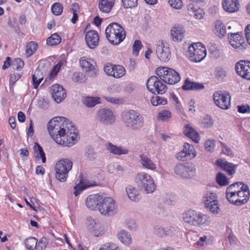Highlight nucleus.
<instances>
[{
    "label": "nucleus",
    "mask_w": 250,
    "mask_h": 250,
    "mask_svg": "<svg viewBox=\"0 0 250 250\" xmlns=\"http://www.w3.org/2000/svg\"><path fill=\"white\" fill-rule=\"evenodd\" d=\"M50 135L58 144L70 147L74 145L79 139L77 130L74 125L63 117H56L48 124Z\"/></svg>",
    "instance_id": "obj_1"
},
{
    "label": "nucleus",
    "mask_w": 250,
    "mask_h": 250,
    "mask_svg": "<svg viewBox=\"0 0 250 250\" xmlns=\"http://www.w3.org/2000/svg\"><path fill=\"white\" fill-rule=\"evenodd\" d=\"M183 218L185 223L197 227H207L211 223L210 218L208 214L192 209L185 212Z\"/></svg>",
    "instance_id": "obj_2"
},
{
    "label": "nucleus",
    "mask_w": 250,
    "mask_h": 250,
    "mask_svg": "<svg viewBox=\"0 0 250 250\" xmlns=\"http://www.w3.org/2000/svg\"><path fill=\"white\" fill-rule=\"evenodd\" d=\"M122 121L125 126L132 130H138L144 125L142 116L133 110L125 111L122 113Z\"/></svg>",
    "instance_id": "obj_3"
},
{
    "label": "nucleus",
    "mask_w": 250,
    "mask_h": 250,
    "mask_svg": "<svg viewBox=\"0 0 250 250\" xmlns=\"http://www.w3.org/2000/svg\"><path fill=\"white\" fill-rule=\"evenodd\" d=\"M105 33L109 42L113 45L119 44L125 37L124 28L116 22L109 24L106 28Z\"/></svg>",
    "instance_id": "obj_4"
},
{
    "label": "nucleus",
    "mask_w": 250,
    "mask_h": 250,
    "mask_svg": "<svg viewBox=\"0 0 250 250\" xmlns=\"http://www.w3.org/2000/svg\"><path fill=\"white\" fill-rule=\"evenodd\" d=\"M134 181L138 188L146 193H152L156 189L153 179L145 172H138L135 177Z\"/></svg>",
    "instance_id": "obj_5"
},
{
    "label": "nucleus",
    "mask_w": 250,
    "mask_h": 250,
    "mask_svg": "<svg viewBox=\"0 0 250 250\" xmlns=\"http://www.w3.org/2000/svg\"><path fill=\"white\" fill-rule=\"evenodd\" d=\"M156 74L160 79L165 83L174 84L178 83L181 79L178 72L172 68L167 67H159L156 70Z\"/></svg>",
    "instance_id": "obj_6"
},
{
    "label": "nucleus",
    "mask_w": 250,
    "mask_h": 250,
    "mask_svg": "<svg viewBox=\"0 0 250 250\" xmlns=\"http://www.w3.org/2000/svg\"><path fill=\"white\" fill-rule=\"evenodd\" d=\"M72 166L73 162L68 159H63L58 161L55 166L56 179L61 182H65Z\"/></svg>",
    "instance_id": "obj_7"
},
{
    "label": "nucleus",
    "mask_w": 250,
    "mask_h": 250,
    "mask_svg": "<svg viewBox=\"0 0 250 250\" xmlns=\"http://www.w3.org/2000/svg\"><path fill=\"white\" fill-rule=\"evenodd\" d=\"M174 173L183 179H191L196 174L195 165L190 163H177L173 168Z\"/></svg>",
    "instance_id": "obj_8"
},
{
    "label": "nucleus",
    "mask_w": 250,
    "mask_h": 250,
    "mask_svg": "<svg viewBox=\"0 0 250 250\" xmlns=\"http://www.w3.org/2000/svg\"><path fill=\"white\" fill-rule=\"evenodd\" d=\"M118 209V205L113 198L108 197H103V201L99 208L102 214L108 216H113L117 213Z\"/></svg>",
    "instance_id": "obj_9"
},
{
    "label": "nucleus",
    "mask_w": 250,
    "mask_h": 250,
    "mask_svg": "<svg viewBox=\"0 0 250 250\" xmlns=\"http://www.w3.org/2000/svg\"><path fill=\"white\" fill-rule=\"evenodd\" d=\"M187 56L192 62H201L206 56V49L201 43L193 44L189 46Z\"/></svg>",
    "instance_id": "obj_10"
},
{
    "label": "nucleus",
    "mask_w": 250,
    "mask_h": 250,
    "mask_svg": "<svg viewBox=\"0 0 250 250\" xmlns=\"http://www.w3.org/2000/svg\"><path fill=\"white\" fill-rule=\"evenodd\" d=\"M228 36L231 46L238 52H244L247 45L243 37L242 33L241 32L229 33Z\"/></svg>",
    "instance_id": "obj_11"
},
{
    "label": "nucleus",
    "mask_w": 250,
    "mask_h": 250,
    "mask_svg": "<svg viewBox=\"0 0 250 250\" xmlns=\"http://www.w3.org/2000/svg\"><path fill=\"white\" fill-rule=\"evenodd\" d=\"M147 89L154 94H162L167 90V85L157 77L151 76L147 81Z\"/></svg>",
    "instance_id": "obj_12"
},
{
    "label": "nucleus",
    "mask_w": 250,
    "mask_h": 250,
    "mask_svg": "<svg viewBox=\"0 0 250 250\" xmlns=\"http://www.w3.org/2000/svg\"><path fill=\"white\" fill-rule=\"evenodd\" d=\"M217 198L215 193L209 191L205 193L203 198L206 208L214 214L218 213L220 209Z\"/></svg>",
    "instance_id": "obj_13"
},
{
    "label": "nucleus",
    "mask_w": 250,
    "mask_h": 250,
    "mask_svg": "<svg viewBox=\"0 0 250 250\" xmlns=\"http://www.w3.org/2000/svg\"><path fill=\"white\" fill-rule=\"evenodd\" d=\"M213 98L215 104L219 107L224 110L230 107L231 96L228 92L216 91L214 93Z\"/></svg>",
    "instance_id": "obj_14"
},
{
    "label": "nucleus",
    "mask_w": 250,
    "mask_h": 250,
    "mask_svg": "<svg viewBox=\"0 0 250 250\" xmlns=\"http://www.w3.org/2000/svg\"><path fill=\"white\" fill-rule=\"evenodd\" d=\"M96 119L100 123L104 125H112L116 120L112 111L107 108L99 109L96 113Z\"/></svg>",
    "instance_id": "obj_15"
},
{
    "label": "nucleus",
    "mask_w": 250,
    "mask_h": 250,
    "mask_svg": "<svg viewBox=\"0 0 250 250\" xmlns=\"http://www.w3.org/2000/svg\"><path fill=\"white\" fill-rule=\"evenodd\" d=\"M156 52L158 58L162 62H168L171 57L169 45L163 41H159L156 44Z\"/></svg>",
    "instance_id": "obj_16"
},
{
    "label": "nucleus",
    "mask_w": 250,
    "mask_h": 250,
    "mask_svg": "<svg viewBox=\"0 0 250 250\" xmlns=\"http://www.w3.org/2000/svg\"><path fill=\"white\" fill-rule=\"evenodd\" d=\"M104 70L108 76L117 79L123 77L125 74V68L121 65L108 63L104 65Z\"/></svg>",
    "instance_id": "obj_17"
},
{
    "label": "nucleus",
    "mask_w": 250,
    "mask_h": 250,
    "mask_svg": "<svg viewBox=\"0 0 250 250\" xmlns=\"http://www.w3.org/2000/svg\"><path fill=\"white\" fill-rule=\"evenodd\" d=\"M238 185H242V182H237L233 183L229 186L226 191V197L228 200L231 204L239 206L240 198H238Z\"/></svg>",
    "instance_id": "obj_18"
},
{
    "label": "nucleus",
    "mask_w": 250,
    "mask_h": 250,
    "mask_svg": "<svg viewBox=\"0 0 250 250\" xmlns=\"http://www.w3.org/2000/svg\"><path fill=\"white\" fill-rule=\"evenodd\" d=\"M196 156V153L193 146L186 143L183 150L176 154V157L179 160L185 161L192 159Z\"/></svg>",
    "instance_id": "obj_19"
},
{
    "label": "nucleus",
    "mask_w": 250,
    "mask_h": 250,
    "mask_svg": "<svg viewBox=\"0 0 250 250\" xmlns=\"http://www.w3.org/2000/svg\"><path fill=\"white\" fill-rule=\"evenodd\" d=\"M235 68L238 75L248 80H250V62L240 61L235 64Z\"/></svg>",
    "instance_id": "obj_20"
},
{
    "label": "nucleus",
    "mask_w": 250,
    "mask_h": 250,
    "mask_svg": "<svg viewBox=\"0 0 250 250\" xmlns=\"http://www.w3.org/2000/svg\"><path fill=\"white\" fill-rule=\"evenodd\" d=\"M50 91L53 98L57 103H61L66 96L65 89L59 84L52 85L50 87Z\"/></svg>",
    "instance_id": "obj_21"
},
{
    "label": "nucleus",
    "mask_w": 250,
    "mask_h": 250,
    "mask_svg": "<svg viewBox=\"0 0 250 250\" xmlns=\"http://www.w3.org/2000/svg\"><path fill=\"white\" fill-rule=\"evenodd\" d=\"M81 67L85 70L90 77H95L97 73V70L93 64L94 61L90 59H87L82 57L80 60Z\"/></svg>",
    "instance_id": "obj_22"
},
{
    "label": "nucleus",
    "mask_w": 250,
    "mask_h": 250,
    "mask_svg": "<svg viewBox=\"0 0 250 250\" xmlns=\"http://www.w3.org/2000/svg\"><path fill=\"white\" fill-rule=\"evenodd\" d=\"M103 196L99 194H94L89 195L85 200L86 207L91 209L95 210L99 208L101 202L103 201Z\"/></svg>",
    "instance_id": "obj_23"
},
{
    "label": "nucleus",
    "mask_w": 250,
    "mask_h": 250,
    "mask_svg": "<svg viewBox=\"0 0 250 250\" xmlns=\"http://www.w3.org/2000/svg\"><path fill=\"white\" fill-rule=\"evenodd\" d=\"M171 39L174 42H181L184 38L185 30L181 25H175L170 29Z\"/></svg>",
    "instance_id": "obj_24"
},
{
    "label": "nucleus",
    "mask_w": 250,
    "mask_h": 250,
    "mask_svg": "<svg viewBox=\"0 0 250 250\" xmlns=\"http://www.w3.org/2000/svg\"><path fill=\"white\" fill-rule=\"evenodd\" d=\"M85 40L87 46L90 48L94 49L98 44L99 36L96 31L89 30L85 34Z\"/></svg>",
    "instance_id": "obj_25"
},
{
    "label": "nucleus",
    "mask_w": 250,
    "mask_h": 250,
    "mask_svg": "<svg viewBox=\"0 0 250 250\" xmlns=\"http://www.w3.org/2000/svg\"><path fill=\"white\" fill-rule=\"evenodd\" d=\"M238 198H240L239 206L246 203L250 198V191L247 185L242 183V185H238Z\"/></svg>",
    "instance_id": "obj_26"
},
{
    "label": "nucleus",
    "mask_w": 250,
    "mask_h": 250,
    "mask_svg": "<svg viewBox=\"0 0 250 250\" xmlns=\"http://www.w3.org/2000/svg\"><path fill=\"white\" fill-rule=\"evenodd\" d=\"M139 161L144 168L151 171L157 170V165L146 155L140 154Z\"/></svg>",
    "instance_id": "obj_27"
},
{
    "label": "nucleus",
    "mask_w": 250,
    "mask_h": 250,
    "mask_svg": "<svg viewBox=\"0 0 250 250\" xmlns=\"http://www.w3.org/2000/svg\"><path fill=\"white\" fill-rule=\"evenodd\" d=\"M216 164L230 175H233L235 172L237 166L227 161L225 159H218L216 161Z\"/></svg>",
    "instance_id": "obj_28"
},
{
    "label": "nucleus",
    "mask_w": 250,
    "mask_h": 250,
    "mask_svg": "<svg viewBox=\"0 0 250 250\" xmlns=\"http://www.w3.org/2000/svg\"><path fill=\"white\" fill-rule=\"evenodd\" d=\"M222 5L226 12L234 13L239 10L240 3L239 0H223Z\"/></svg>",
    "instance_id": "obj_29"
},
{
    "label": "nucleus",
    "mask_w": 250,
    "mask_h": 250,
    "mask_svg": "<svg viewBox=\"0 0 250 250\" xmlns=\"http://www.w3.org/2000/svg\"><path fill=\"white\" fill-rule=\"evenodd\" d=\"M106 149L111 153L116 155L127 154L129 152L127 148L123 146H117L111 143H107L105 145Z\"/></svg>",
    "instance_id": "obj_30"
},
{
    "label": "nucleus",
    "mask_w": 250,
    "mask_h": 250,
    "mask_svg": "<svg viewBox=\"0 0 250 250\" xmlns=\"http://www.w3.org/2000/svg\"><path fill=\"white\" fill-rule=\"evenodd\" d=\"M125 191L128 198L132 201L138 202L141 198L139 189L132 185H128L125 188Z\"/></svg>",
    "instance_id": "obj_31"
},
{
    "label": "nucleus",
    "mask_w": 250,
    "mask_h": 250,
    "mask_svg": "<svg viewBox=\"0 0 250 250\" xmlns=\"http://www.w3.org/2000/svg\"><path fill=\"white\" fill-rule=\"evenodd\" d=\"M185 135L191 139L193 142L198 143L200 140V136L198 133L189 125H186L183 130Z\"/></svg>",
    "instance_id": "obj_32"
},
{
    "label": "nucleus",
    "mask_w": 250,
    "mask_h": 250,
    "mask_svg": "<svg viewBox=\"0 0 250 250\" xmlns=\"http://www.w3.org/2000/svg\"><path fill=\"white\" fill-rule=\"evenodd\" d=\"M182 88L188 90H202L205 88V86L202 83L194 82L187 79L185 80Z\"/></svg>",
    "instance_id": "obj_33"
},
{
    "label": "nucleus",
    "mask_w": 250,
    "mask_h": 250,
    "mask_svg": "<svg viewBox=\"0 0 250 250\" xmlns=\"http://www.w3.org/2000/svg\"><path fill=\"white\" fill-rule=\"evenodd\" d=\"M115 1V0H99L100 10L103 13H109L114 5Z\"/></svg>",
    "instance_id": "obj_34"
},
{
    "label": "nucleus",
    "mask_w": 250,
    "mask_h": 250,
    "mask_svg": "<svg viewBox=\"0 0 250 250\" xmlns=\"http://www.w3.org/2000/svg\"><path fill=\"white\" fill-rule=\"evenodd\" d=\"M118 239L124 245L128 246L132 243L131 235L125 230H121L117 233Z\"/></svg>",
    "instance_id": "obj_35"
},
{
    "label": "nucleus",
    "mask_w": 250,
    "mask_h": 250,
    "mask_svg": "<svg viewBox=\"0 0 250 250\" xmlns=\"http://www.w3.org/2000/svg\"><path fill=\"white\" fill-rule=\"evenodd\" d=\"M33 150L35 152V156L38 159L41 158L42 163H45L46 157L45 153L41 146L37 143H36L33 146Z\"/></svg>",
    "instance_id": "obj_36"
},
{
    "label": "nucleus",
    "mask_w": 250,
    "mask_h": 250,
    "mask_svg": "<svg viewBox=\"0 0 250 250\" xmlns=\"http://www.w3.org/2000/svg\"><path fill=\"white\" fill-rule=\"evenodd\" d=\"M215 31L217 36L221 38L226 35V30L225 25L220 21H217L215 22Z\"/></svg>",
    "instance_id": "obj_37"
},
{
    "label": "nucleus",
    "mask_w": 250,
    "mask_h": 250,
    "mask_svg": "<svg viewBox=\"0 0 250 250\" xmlns=\"http://www.w3.org/2000/svg\"><path fill=\"white\" fill-rule=\"evenodd\" d=\"M83 104L88 107H94L100 103V99L98 97H87L83 100Z\"/></svg>",
    "instance_id": "obj_38"
},
{
    "label": "nucleus",
    "mask_w": 250,
    "mask_h": 250,
    "mask_svg": "<svg viewBox=\"0 0 250 250\" xmlns=\"http://www.w3.org/2000/svg\"><path fill=\"white\" fill-rule=\"evenodd\" d=\"M72 81L77 83H83L87 80V77L85 74L80 72H74L71 77Z\"/></svg>",
    "instance_id": "obj_39"
},
{
    "label": "nucleus",
    "mask_w": 250,
    "mask_h": 250,
    "mask_svg": "<svg viewBox=\"0 0 250 250\" xmlns=\"http://www.w3.org/2000/svg\"><path fill=\"white\" fill-rule=\"evenodd\" d=\"M84 156L86 160L89 161L95 160L97 157V153L94 148L90 146L86 147L84 152Z\"/></svg>",
    "instance_id": "obj_40"
},
{
    "label": "nucleus",
    "mask_w": 250,
    "mask_h": 250,
    "mask_svg": "<svg viewBox=\"0 0 250 250\" xmlns=\"http://www.w3.org/2000/svg\"><path fill=\"white\" fill-rule=\"evenodd\" d=\"M214 75L217 80L222 81L227 77V72L224 68L218 66L215 69Z\"/></svg>",
    "instance_id": "obj_41"
},
{
    "label": "nucleus",
    "mask_w": 250,
    "mask_h": 250,
    "mask_svg": "<svg viewBox=\"0 0 250 250\" xmlns=\"http://www.w3.org/2000/svg\"><path fill=\"white\" fill-rule=\"evenodd\" d=\"M61 40V38L59 35L57 33H54L47 38L46 43L50 46L56 45L60 43Z\"/></svg>",
    "instance_id": "obj_42"
},
{
    "label": "nucleus",
    "mask_w": 250,
    "mask_h": 250,
    "mask_svg": "<svg viewBox=\"0 0 250 250\" xmlns=\"http://www.w3.org/2000/svg\"><path fill=\"white\" fill-rule=\"evenodd\" d=\"M38 44L34 42H29L26 45V55L27 57L32 55L37 50Z\"/></svg>",
    "instance_id": "obj_43"
},
{
    "label": "nucleus",
    "mask_w": 250,
    "mask_h": 250,
    "mask_svg": "<svg viewBox=\"0 0 250 250\" xmlns=\"http://www.w3.org/2000/svg\"><path fill=\"white\" fill-rule=\"evenodd\" d=\"M151 103L154 106L165 105L167 103V99L158 95L153 96L151 99Z\"/></svg>",
    "instance_id": "obj_44"
},
{
    "label": "nucleus",
    "mask_w": 250,
    "mask_h": 250,
    "mask_svg": "<svg viewBox=\"0 0 250 250\" xmlns=\"http://www.w3.org/2000/svg\"><path fill=\"white\" fill-rule=\"evenodd\" d=\"M38 243V240L34 237H30L25 240V244L26 248L29 250H33L35 249Z\"/></svg>",
    "instance_id": "obj_45"
},
{
    "label": "nucleus",
    "mask_w": 250,
    "mask_h": 250,
    "mask_svg": "<svg viewBox=\"0 0 250 250\" xmlns=\"http://www.w3.org/2000/svg\"><path fill=\"white\" fill-rule=\"evenodd\" d=\"M216 181L221 186H225L229 184V179L226 175L221 172H219L216 176Z\"/></svg>",
    "instance_id": "obj_46"
},
{
    "label": "nucleus",
    "mask_w": 250,
    "mask_h": 250,
    "mask_svg": "<svg viewBox=\"0 0 250 250\" xmlns=\"http://www.w3.org/2000/svg\"><path fill=\"white\" fill-rule=\"evenodd\" d=\"M171 117V112L167 110L159 112L158 114V120L162 122L167 121Z\"/></svg>",
    "instance_id": "obj_47"
},
{
    "label": "nucleus",
    "mask_w": 250,
    "mask_h": 250,
    "mask_svg": "<svg viewBox=\"0 0 250 250\" xmlns=\"http://www.w3.org/2000/svg\"><path fill=\"white\" fill-rule=\"evenodd\" d=\"M201 124L203 126L209 128L213 125V120L210 116L206 115L203 118Z\"/></svg>",
    "instance_id": "obj_48"
},
{
    "label": "nucleus",
    "mask_w": 250,
    "mask_h": 250,
    "mask_svg": "<svg viewBox=\"0 0 250 250\" xmlns=\"http://www.w3.org/2000/svg\"><path fill=\"white\" fill-rule=\"evenodd\" d=\"M52 13L56 16H59L62 14L63 11V6L60 3H55L51 7Z\"/></svg>",
    "instance_id": "obj_49"
},
{
    "label": "nucleus",
    "mask_w": 250,
    "mask_h": 250,
    "mask_svg": "<svg viewBox=\"0 0 250 250\" xmlns=\"http://www.w3.org/2000/svg\"><path fill=\"white\" fill-rule=\"evenodd\" d=\"M108 170L110 173H114L116 172L123 171L124 168L123 167L117 163H113L109 165Z\"/></svg>",
    "instance_id": "obj_50"
},
{
    "label": "nucleus",
    "mask_w": 250,
    "mask_h": 250,
    "mask_svg": "<svg viewBox=\"0 0 250 250\" xmlns=\"http://www.w3.org/2000/svg\"><path fill=\"white\" fill-rule=\"evenodd\" d=\"M154 233L159 237H164L166 236L165 230L160 226H155L154 227Z\"/></svg>",
    "instance_id": "obj_51"
},
{
    "label": "nucleus",
    "mask_w": 250,
    "mask_h": 250,
    "mask_svg": "<svg viewBox=\"0 0 250 250\" xmlns=\"http://www.w3.org/2000/svg\"><path fill=\"white\" fill-rule=\"evenodd\" d=\"M122 2L125 8H132L137 5V0H122Z\"/></svg>",
    "instance_id": "obj_52"
},
{
    "label": "nucleus",
    "mask_w": 250,
    "mask_h": 250,
    "mask_svg": "<svg viewBox=\"0 0 250 250\" xmlns=\"http://www.w3.org/2000/svg\"><path fill=\"white\" fill-rule=\"evenodd\" d=\"M142 47V44L140 41H135L132 46V51L133 55H135V56H137L139 54V51L141 49Z\"/></svg>",
    "instance_id": "obj_53"
},
{
    "label": "nucleus",
    "mask_w": 250,
    "mask_h": 250,
    "mask_svg": "<svg viewBox=\"0 0 250 250\" xmlns=\"http://www.w3.org/2000/svg\"><path fill=\"white\" fill-rule=\"evenodd\" d=\"M24 62L21 58H16L13 62L14 68L17 70H21L24 66Z\"/></svg>",
    "instance_id": "obj_54"
},
{
    "label": "nucleus",
    "mask_w": 250,
    "mask_h": 250,
    "mask_svg": "<svg viewBox=\"0 0 250 250\" xmlns=\"http://www.w3.org/2000/svg\"><path fill=\"white\" fill-rule=\"evenodd\" d=\"M220 145L222 152L229 156H233V152L231 149L223 142H220Z\"/></svg>",
    "instance_id": "obj_55"
},
{
    "label": "nucleus",
    "mask_w": 250,
    "mask_h": 250,
    "mask_svg": "<svg viewBox=\"0 0 250 250\" xmlns=\"http://www.w3.org/2000/svg\"><path fill=\"white\" fill-rule=\"evenodd\" d=\"M87 228L88 230L91 233L94 229L96 227L98 224L92 218L89 217L87 219Z\"/></svg>",
    "instance_id": "obj_56"
},
{
    "label": "nucleus",
    "mask_w": 250,
    "mask_h": 250,
    "mask_svg": "<svg viewBox=\"0 0 250 250\" xmlns=\"http://www.w3.org/2000/svg\"><path fill=\"white\" fill-rule=\"evenodd\" d=\"M92 186H93L92 185H87V184H85L84 185H82V186L80 185H77L74 188V194L75 196H77V195H78L80 194L81 191H82V190L86 189V188L90 187Z\"/></svg>",
    "instance_id": "obj_57"
},
{
    "label": "nucleus",
    "mask_w": 250,
    "mask_h": 250,
    "mask_svg": "<svg viewBox=\"0 0 250 250\" xmlns=\"http://www.w3.org/2000/svg\"><path fill=\"white\" fill-rule=\"evenodd\" d=\"M168 2L173 8L180 9L183 6L182 0H168Z\"/></svg>",
    "instance_id": "obj_58"
},
{
    "label": "nucleus",
    "mask_w": 250,
    "mask_h": 250,
    "mask_svg": "<svg viewBox=\"0 0 250 250\" xmlns=\"http://www.w3.org/2000/svg\"><path fill=\"white\" fill-rule=\"evenodd\" d=\"M205 147L207 151L212 152L215 148V141L213 140H208L205 143Z\"/></svg>",
    "instance_id": "obj_59"
},
{
    "label": "nucleus",
    "mask_w": 250,
    "mask_h": 250,
    "mask_svg": "<svg viewBox=\"0 0 250 250\" xmlns=\"http://www.w3.org/2000/svg\"><path fill=\"white\" fill-rule=\"evenodd\" d=\"M104 98L107 101L112 104H123L124 102L123 99L117 98L116 97H112L110 96H104Z\"/></svg>",
    "instance_id": "obj_60"
},
{
    "label": "nucleus",
    "mask_w": 250,
    "mask_h": 250,
    "mask_svg": "<svg viewBox=\"0 0 250 250\" xmlns=\"http://www.w3.org/2000/svg\"><path fill=\"white\" fill-rule=\"evenodd\" d=\"M99 250H120V249L114 243H106L102 246Z\"/></svg>",
    "instance_id": "obj_61"
},
{
    "label": "nucleus",
    "mask_w": 250,
    "mask_h": 250,
    "mask_svg": "<svg viewBox=\"0 0 250 250\" xmlns=\"http://www.w3.org/2000/svg\"><path fill=\"white\" fill-rule=\"evenodd\" d=\"M91 233L94 236L99 237L103 234L104 230L101 225L98 224Z\"/></svg>",
    "instance_id": "obj_62"
},
{
    "label": "nucleus",
    "mask_w": 250,
    "mask_h": 250,
    "mask_svg": "<svg viewBox=\"0 0 250 250\" xmlns=\"http://www.w3.org/2000/svg\"><path fill=\"white\" fill-rule=\"evenodd\" d=\"M65 63V61L64 60H60L58 63L55 65L52 71V73H53L55 75L57 74V73L59 71L61 67Z\"/></svg>",
    "instance_id": "obj_63"
},
{
    "label": "nucleus",
    "mask_w": 250,
    "mask_h": 250,
    "mask_svg": "<svg viewBox=\"0 0 250 250\" xmlns=\"http://www.w3.org/2000/svg\"><path fill=\"white\" fill-rule=\"evenodd\" d=\"M237 107L238 111L240 113H245L250 112V106L249 105H238Z\"/></svg>",
    "instance_id": "obj_64"
}]
</instances>
